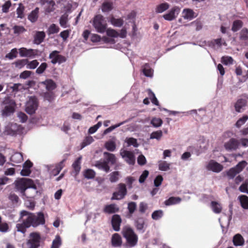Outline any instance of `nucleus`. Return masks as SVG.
<instances>
[{"label": "nucleus", "mask_w": 248, "mask_h": 248, "mask_svg": "<svg viewBox=\"0 0 248 248\" xmlns=\"http://www.w3.org/2000/svg\"><path fill=\"white\" fill-rule=\"evenodd\" d=\"M26 191L25 194H24L23 196L29 198H33L38 193V190L36 185L34 181L32 182L31 188H29Z\"/></svg>", "instance_id": "nucleus-19"}, {"label": "nucleus", "mask_w": 248, "mask_h": 248, "mask_svg": "<svg viewBox=\"0 0 248 248\" xmlns=\"http://www.w3.org/2000/svg\"><path fill=\"white\" fill-rule=\"evenodd\" d=\"M46 34L44 31H37L34 36L33 43L39 45L44 41Z\"/></svg>", "instance_id": "nucleus-24"}, {"label": "nucleus", "mask_w": 248, "mask_h": 248, "mask_svg": "<svg viewBox=\"0 0 248 248\" xmlns=\"http://www.w3.org/2000/svg\"><path fill=\"white\" fill-rule=\"evenodd\" d=\"M111 244L114 247H121L122 243V238L118 233H114L111 237Z\"/></svg>", "instance_id": "nucleus-25"}, {"label": "nucleus", "mask_w": 248, "mask_h": 248, "mask_svg": "<svg viewBox=\"0 0 248 248\" xmlns=\"http://www.w3.org/2000/svg\"><path fill=\"white\" fill-rule=\"evenodd\" d=\"M41 83L45 85L46 89L48 91L53 90L56 87L55 83L52 79H46Z\"/></svg>", "instance_id": "nucleus-35"}, {"label": "nucleus", "mask_w": 248, "mask_h": 248, "mask_svg": "<svg viewBox=\"0 0 248 248\" xmlns=\"http://www.w3.org/2000/svg\"><path fill=\"white\" fill-rule=\"evenodd\" d=\"M23 131V128L21 125L14 123H8L5 125L3 133L13 136L21 134Z\"/></svg>", "instance_id": "nucleus-4"}, {"label": "nucleus", "mask_w": 248, "mask_h": 248, "mask_svg": "<svg viewBox=\"0 0 248 248\" xmlns=\"http://www.w3.org/2000/svg\"><path fill=\"white\" fill-rule=\"evenodd\" d=\"M125 142L127 143L128 146L133 145L135 147H138L139 144L137 140L133 138H127L125 139Z\"/></svg>", "instance_id": "nucleus-57"}, {"label": "nucleus", "mask_w": 248, "mask_h": 248, "mask_svg": "<svg viewBox=\"0 0 248 248\" xmlns=\"http://www.w3.org/2000/svg\"><path fill=\"white\" fill-rule=\"evenodd\" d=\"M123 233L124 237L126 239L127 246L133 247L137 245L138 237L131 228L128 226L124 227L123 229Z\"/></svg>", "instance_id": "nucleus-2"}, {"label": "nucleus", "mask_w": 248, "mask_h": 248, "mask_svg": "<svg viewBox=\"0 0 248 248\" xmlns=\"http://www.w3.org/2000/svg\"><path fill=\"white\" fill-rule=\"evenodd\" d=\"M127 188L126 185L123 183H120L118 185L117 191L114 192L111 198L112 200H120L124 198L127 194Z\"/></svg>", "instance_id": "nucleus-8"}, {"label": "nucleus", "mask_w": 248, "mask_h": 248, "mask_svg": "<svg viewBox=\"0 0 248 248\" xmlns=\"http://www.w3.org/2000/svg\"><path fill=\"white\" fill-rule=\"evenodd\" d=\"M241 192L248 194V180H246L245 182L240 186L239 188Z\"/></svg>", "instance_id": "nucleus-64"}, {"label": "nucleus", "mask_w": 248, "mask_h": 248, "mask_svg": "<svg viewBox=\"0 0 248 248\" xmlns=\"http://www.w3.org/2000/svg\"><path fill=\"white\" fill-rule=\"evenodd\" d=\"M240 38L242 40L248 39V30L246 28L243 29L240 32Z\"/></svg>", "instance_id": "nucleus-63"}, {"label": "nucleus", "mask_w": 248, "mask_h": 248, "mask_svg": "<svg viewBox=\"0 0 248 248\" xmlns=\"http://www.w3.org/2000/svg\"><path fill=\"white\" fill-rule=\"evenodd\" d=\"M22 222L18 223L16 224V229L17 232H20L24 234L26 232V229L31 227L30 223H29L26 217H22Z\"/></svg>", "instance_id": "nucleus-14"}, {"label": "nucleus", "mask_w": 248, "mask_h": 248, "mask_svg": "<svg viewBox=\"0 0 248 248\" xmlns=\"http://www.w3.org/2000/svg\"><path fill=\"white\" fill-rule=\"evenodd\" d=\"M197 16V15L193 10L189 8H185L182 12V16L186 20H191Z\"/></svg>", "instance_id": "nucleus-18"}, {"label": "nucleus", "mask_w": 248, "mask_h": 248, "mask_svg": "<svg viewBox=\"0 0 248 248\" xmlns=\"http://www.w3.org/2000/svg\"><path fill=\"white\" fill-rule=\"evenodd\" d=\"M95 175V172L92 169H87L84 172V177L88 179H93Z\"/></svg>", "instance_id": "nucleus-49"}, {"label": "nucleus", "mask_w": 248, "mask_h": 248, "mask_svg": "<svg viewBox=\"0 0 248 248\" xmlns=\"http://www.w3.org/2000/svg\"><path fill=\"white\" fill-rule=\"evenodd\" d=\"M29 240H31V242H37L40 244L41 237L38 233L32 232L30 234Z\"/></svg>", "instance_id": "nucleus-43"}, {"label": "nucleus", "mask_w": 248, "mask_h": 248, "mask_svg": "<svg viewBox=\"0 0 248 248\" xmlns=\"http://www.w3.org/2000/svg\"><path fill=\"white\" fill-rule=\"evenodd\" d=\"M170 7V4L167 2L160 3L156 6L155 8V12L156 13H162Z\"/></svg>", "instance_id": "nucleus-34"}, {"label": "nucleus", "mask_w": 248, "mask_h": 248, "mask_svg": "<svg viewBox=\"0 0 248 248\" xmlns=\"http://www.w3.org/2000/svg\"><path fill=\"white\" fill-rule=\"evenodd\" d=\"M107 34L108 36L111 37H120L122 38H124L126 36V31L125 29H122L120 32L116 31L115 30L110 29H108L107 31Z\"/></svg>", "instance_id": "nucleus-17"}, {"label": "nucleus", "mask_w": 248, "mask_h": 248, "mask_svg": "<svg viewBox=\"0 0 248 248\" xmlns=\"http://www.w3.org/2000/svg\"><path fill=\"white\" fill-rule=\"evenodd\" d=\"M59 51L57 50L53 51L50 53L49 58L51 60V62L53 64H61L66 61L65 58L59 54Z\"/></svg>", "instance_id": "nucleus-9"}, {"label": "nucleus", "mask_w": 248, "mask_h": 248, "mask_svg": "<svg viewBox=\"0 0 248 248\" xmlns=\"http://www.w3.org/2000/svg\"><path fill=\"white\" fill-rule=\"evenodd\" d=\"M239 142L234 138H231L228 141L224 143L225 149L228 151H235L238 148Z\"/></svg>", "instance_id": "nucleus-16"}, {"label": "nucleus", "mask_w": 248, "mask_h": 248, "mask_svg": "<svg viewBox=\"0 0 248 248\" xmlns=\"http://www.w3.org/2000/svg\"><path fill=\"white\" fill-rule=\"evenodd\" d=\"M105 147L108 151L113 152L116 149V144L114 141L109 140L106 142Z\"/></svg>", "instance_id": "nucleus-50"}, {"label": "nucleus", "mask_w": 248, "mask_h": 248, "mask_svg": "<svg viewBox=\"0 0 248 248\" xmlns=\"http://www.w3.org/2000/svg\"><path fill=\"white\" fill-rule=\"evenodd\" d=\"M17 53L18 51L17 48H13L9 53L5 55V58L9 60H13L17 57Z\"/></svg>", "instance_id": "nucleus-52"}, {"label": "nucleus", "mask_w": 248, "mask_h": 248, "mask_svg": "<svg viewBox=\"0 0 248 248\" xmlns=\"http://www.w3.org/2000/svg\"><path fill=\"white\" fill-rule=\"evenodd\" d=\"M142 71L144 75L147 77L152 78L153 76L154 70L148 63H145L142 66Z\"/></svg>", "instance_id": "nucleus-27"}, {"label": "nucleus", "mask_w": 248, "mask_h": 248, "mask_svg": "<svg viewBox=\"0 0 248 248\" xmlns=\"http://www.w3.org/2000/svg\"><path fill=\"white\" fill-rule=\"evenodd\" d=\"M60 29L58 26L55 24H51L48 29V34H55L59 31Z\"/></svg>", "instance_id": "nucleus-56"}, {"label": "nucleus", "mask_w": 248, "mask_h": 248, "mask_svg": "<svg viewBox=\"0 0 248 248\" xmlns=\"http://www.w3.org/2000/svg\"><path fill=\"white\" fill-rule=\"evenodd\" d=\"M62 244L61 239L59 236L57 235L52 242L51 248H59Z\"/></svg>", "instance_id": "nucleus-59"}, {"label": "nucleus", "mask_w": 248, "mask_h": 248, "mask_svg": "<svg viewBox=\"0 0 248 248\" xmlns=\"http://www.w3.org/2000/svg\"><path fill=\"white\" fill-rule=\"evenodd\" d=\"M181 201V199L179 197H171L164 202L166 206H170L176 204H178Z\"/></svg>", "instance_id": "nucleus-33"}, {"label": "nucleus", "mask_w": 248, "mask_h": 248, "mask_svg": "<svg viewBox=\"0 0 248 248\" xmlns=\"http://www.w3.org/2000/svg\"><path fill=\"white\" fill-rule=\"evenodd\" d=\"M233 243L235 246H242L244 244L245 240L242 236L239 233L235 234L233 237Z\"/></svg>", "instance_id": "nucleus-29"}, {"label": "nucleus", "mask_w": 248, "mask_h": 248, "mask_svg": "<svg viewBox=\"0 0 248 248\" xmlns=\"http://www.w3.org/2000/svg\"><path fill=\"white\" fill-rule=\"evenodd\" d=\"M170 164L165 161H160L159 162V170L161 171H167L170 169Z\"/></svg>", "instance_id": "nucleus-46"}, {"label": "nucleus", "mask_w": 248, "mask_h": 248, "mask_svg": "<svg viewBox=\"0 0 248 248\" xmlns=\"http://www.w3.org/2000/svg\"><path fill=\"white\" fill-rule=\"evenodd\" d=\"M206 169L209 171L218 173L223 170V167L215 160H211L206 164Z\"/></svg>", "instance_id": "nucleus-11"}, {"label": "nucleus", "mask_w": 248, "mask_h": 248, "mask_svg": "<svg viewBox=\"0 0 248 248\" xmlns=\"http://www.w3.org/2000/svg\"><path fill=\"white\" fill-rule=\"evenodd\" d=\"M122 222L120 216L118 215H114L112 217L111 224L113 230L115 231L120 230V226Z\"/></svg>", "instance_id": "nucleus-21"}, {"label": "nucleus", "mask_w": 248, "mask_h": 248, "mask_svg": "<svg viewBox=\"0 0 248 248\" xmlns=\"http://www.w3.org/2000/svg\"><path fill=\"white\" fill-rule=\"evenodd\" d=\"M119 210L118 206L115 204H110L105 206L103 211L104 213L111 214L117 212Z\"/></svg>", "instance_id": "nucleus-23"}, {"label": "nucleus", "mask_w": 248, "mask_h": 248, "mask_svg": "<svg viewBox=\"0 0 248 248\" xmlns=\"http://www.w3.org/2000/svg\"><path fill=\"white\" fill-rule=\"evenodd\" d=\"M221 62L226 65H231L233 64V60L230 56H223L221 58Z\"/></svg>", "instance_id": "nucleus-53"}, {"label": "nucleus", "mask_w": 248, "mask_h": 248, "mask_svg": "<svg viewBox=\"0 0 248 248\" xmlns=\"http://www.w3.org/2000/svg\"><path fill=\"white\" fill-rule=\"evenodd\" d=\"M33 181L30 178H21L17 179L15 182V188L16 191L19 192L23 196L25 194L26 191L31 188V185Z\"/></svg>", "instance_id": "nucleus-3"}, {"label": "nucleus", "mask_w": 248, "mask_h": 248, "mask_svg": "<svg viewBox=\"0 0 248 248\" xmlns=\"http://www.w3.org/2000/svg\"><path fill=\"white\" fill-rule=\"evenodd\" d=\"M14 34L18 35L26 31V30L23 26L15 25L13 27Z\"/></svg>", "instance_id": "nucleus-45"}, {"label": "nucleus", "mask_w": 248, "mask_h": 248, "mask_svg": "<svg viewBox=\"0 0 248 248\" xmlns=\"http://www.w3.org/2000/svg\"><path fill=\"white\" fill-rule=\"evenodd\" d=\"M47 67V64L46 62L42 63L40 65L36 70V73L37 74H41L44 73Z\"/></svg>", "instance_id": "nucleus-62"}, {"label": "nucleus", "mask_w": 248, "mask_h": 248, "mask_svg": "<svg viewBox=\"0 0 248 248\" xmlns=\"http://www.w3.org/2000/svg\"><path fill=\"white\" fill-rule=\"evenodd\" d=\"M137 208V204L136 202H131L128 203L127 209L128 210V212L129 214L131 215H132L135 211L136 210Z\"/></svg>", "instance_id": "nucleus-61"}, {"label": "nucleus", "mask_w": 248, "mask_h": 248, "mask_svg": "<svg viewBox=\"0 0 248 248\" xmlns=\"http://www.w3.org/2000/svg\"><path fill=\"white\" fill-rule=\"evenodd\" d=\"M9 199L14 205H17L19 201L18 197L15 193H11L9 196Z\"/></svg>", "instance_id": "nucleus-60"}, {"label": "nucleus", "mask_w": 248, "mask_h": 248, "mask_svg": "<svg viewBox=\"0 0 248 248\" xmlns=\"http://www.w3.org/2000/svg\"><path fill=\"white\" fill-rule=\"evenodd\" d=\"M110 21L111 23L115 27H120L123 25V20L121 18H115L112 17Z\"/></svg>", "instance_id": "nucleus-51"}, {"label": "nucleus", "mask_w": 248, "mask_h": 248, "mask_svg": "<svg viewBox=\"0 0 248 248\" xmlns=\"http://www.w3.org/2000/svg\"><path fill=\"white\" fill-rule=\"evenodd\" d=\"M93 25L96 31L99 33H103L106 31L107 24L104 17L101 15H97L94 17Z\"/></svg>", "instance_id": "nucleus-5"}, {"label": "nucleus", "mask_w": 248, "mask_h": 248, "mask_svg": "<svg viewBox=\"0 0 248 248\" xmlns=\"http://www.w3.org/2000/svg\"><path fill=\"white\" fill-rule=\"evenodd\" d=\"M120 155L122 158L129 165H133L135 162V158L133 152L124 149L120 150Z\"/></svg>", "instance_id": "nucleus-10"}, {"label": "nucleus", "mask_w": 248, "mask_h": 248, "mask_svg": "<svg viewBox=\"0 0 248 248\" xmlns=\"http://www.w3.org/2000/svg\"><path fill=\"white\" fill-rule=\"evenodd\" d=\"M46 3L47 4L46 7L45 8V13L46 14H49L51 12H53L55 10V2L54 0H47L46 1Z\"/></svg>", "instance_id": "nucleus-32"}, {"label": "nucleus", "mask_w": 248, "mask_h": 248, "mask_svg": "<svg viewBox=\"0 0 248 248\" xmlns=\"http://www.w3.org/2000/svg\"><path fill=\"white\" fill-rule=\"evenodd\" d=\"M81 159L82 157L80 156L74 161L72 164V167L74 170L75 175H77L80 170V164Z\"/></svg>", "instance_id": "nucleus-36"}, {"label": "nucleus", "mask_w": 248, "mask_h": 248, "mask_svg": "<svg viewBox=\"0 0 248 248\" xmlns=\"http://www.w3.org/2000/svg\"><path fill=\"white\" fill-rule=\"evenodd\" d=\"M163 123L162 120L159 118L154 117L151 121V124L155 127H160Z\"/></svg>", "instance_id": "nucleus-55"}, {"label": "nucleus", "mask_w": 248, "mask_h": 248, "mask_svg": "<svg viewBox=\"0 0 248 248\" xmlns=\"http://www.w3.org/2000/svg\"><path fill=\"white\" fill-rule=\"evenodd\" d=\"M39 63L36 60L29 61L28 60V62L26 64V68L29 69H34L39 65Z\"/></svg>", "instance_id": "nucleus-47"}, {"label": "nucleus", "mask_w": 248, "mask_h": 248, "mask_svg": "<svg viewBox=\"0 0 248 248\" xmlns=\"http://www.w3.org/2000/svg\"><path fill=\"white\" fill-rule=\"evenodd\" d=\"M39 8L36 7L34 10L32 11L28 16V19L31 22L33 23L37 21L38 17Z\"/></svg>", "instance_id": "nucleus-31"}, {"label": "nucleus", "mask_w": 248, "mask_h": 248, "mask_svg": "<svg viewBox=\"0 0 248 248\" xmlns=\"http://www.w3.org/2000/svg\"><path fill=\"white\" fill-rule=\"evenodd\" d=\"M94 166H95L98 169L103 170L106 172H108L109 171L110 167L108 164V163L105 161H98L96 162L94 164Z\"/></svg>", "instance_id": "nucleus-26"}, {"label": "nucleus", "mask_w": 248, "mask_h": 248, "mask_svg": "<svg viewBox=\"0 0 248 248\" xmlns=\"http://www.w3.org/2000/svg\"><path fill=\"white\" fill-rule=\"evenodd\" d=\"M10 160L12 162L14 163H21L23 160V155L20 153H15L11 156Z\"/></svg>", "instance_id": "nucleus-28"}, {"label": "nucleus", "mask_w": 248, "mask_h": 248, "mask_svg": "<svg viewBox=\"0 0 248 248\" xmlns=\"http://www.w3.org/2000/svg\"><path fill=\"white\" fill-rule=\"evenodd\" d=\"M20 215L23 217H26L30 226L33 227H36L45 223L44 215L41 212L35 214L26 211H22L21 212Z\"/></svg>", "instance_id": "nucleus-1"}, {"label": "nucleus", "mask_w": 248, "mask_h": 248, "mask_svg": "<svg viewBox=\"0 0 248 248\" xmlns=\"http://www.w3.org/2000/svg\"><path fill=\"white\" fill-rule=\"evenodd\" d=\"M38 106L37 98L35 96H31L26 102L25 110L27 113L31 115L35 112Z\"/></svg>", "instance_id": "nucleus-7"}, {"label": "nucleus", "mask_w": 248, "mask_h": 248, "mask_svg": "<svg viewBox=\"0 0 248 248\" xmlns=\"http://www.w3.org/2000/svg\"><path fill=\"white\" fill-rule=\"evenodd\" d=\"M93 139L91 136L86 137L81 143L80 149H82L86 146L90 145L93 141Z\"/></svg>", "instance_id": "nucleus-48"}, {"label": "nucleus", "mask_w": 248, "mask_h": 248, "mask_svg": "<svg viewBox=\"0 0 248 248\" xmlns=\"http://www.w3.org/2000/svg\"><path fill=\"white\" fill-rule=\"evenodd\" d=\"M246 101L243 99H238L234 105L235 110L237 112H241L245 109Z\"/></svg>", "instance_id": "nucleus-22"}, {"label": "nucleus", "mask_w": 248, "mask_h": 248, "mask_svg": "<svg viewBox=\"0 0 248 248\" xmlns=\"http://www.w3.org/2000/svg\"><path fill=\"white\" fill-rule=\"evenodd\" d=\"M19 54L21 57L34 58L37 54L38 50L31 48L27 49L25 47H21L18 49Z\"/></svg>", "instance_id": "nucleus-12"}, {"label": "nucleus", "mask_w": 248, "mask_h": 248, "mask_svg": "<svg viewBox=\"0 0 248 248\" xmlns=\"http://www.w3.org/2000/svg\"><path fill=\"white\" fill-rule=\"evenodd\" d=\"M238 199L242 208L248 209V197L246 195H241L238 197Z\"/></svg>", "instance_id": "nucleus-38"}, {"label": "nucleus", "mask_w": 248, "mask_h": 248, "mask_svg": "<svg viewBox=\"0 0 248 248\" xmlns=\"http://www.w3.org/2000/svg\"><path fill=\"white\" fill-rule=\"evenodd\" d=\"M247 162L246 161H242L239 162L234 167L230 169L227 171V175L230 179H233L237 174L240 173L247 166Z\"/></svg>", "instance_id": "nucleus-6"}, {"label": "nucleus", "mask_w": 248, "mask_h": 248, "mask_svg": "<svg viewBox=\"0 0 248 248\" xmlns=\"http://www.w3.org/2000/svg\"><path fill=\"white\" fill-rule=\"evenodd\" d=\"M248 120V116L244 115L242 118L239 119L235 124L236 127L240 128Z\"/></svg>", "instance_id": "nucleus-58"}, {"label": "nucleus", "mask_w": 248, "mask_h": 248, "mask_svg": "<svg viewBox=\"0 0 248 248\" xmlns=\"http://www.w3.org/2000/svg\"><path fill=\"white\" fill-rule=\"evenodd\" d=\"M120 177V173L118 171H115L109 174V180L111 183L117 182Z\"/></svg>", "instance_id": "nucleus-39"}, {"label": "nucleus", "mask_w": 248, "mask_h": 248, "mask_svg": "<svg viewBox=\"0 0 248 248\" xmlns=\"http://www.w3.org/2000/svg\"><path fill=\"white\" fill-rule=\"evenodd\" d=\"M14 112V108L12 106H6L2 110V115L3 116H10Z\"/></svg>", "instance_id": "nucleus-40"}, {"label": "nucleus", "mask_w": 248, "mask_h": 248, "mask_svg": "<svg viewBox=\"0 0 248 248\" xmlns=\"http://www.w3.org/2000/svg\"><path fill=\"white\" fill-rule=\"evenodd\" d=\"M180 9L177 6L172 7L167 14L163 16V18L168 21L174 19L179 14Z\"/></svg>", "instance_id": "nucleus-13"}, {"label": "nucleus", "mask_w": 248, "mask_h": 248, "mask_svg": "<svg viewBox=\"0 0 248 248\" xmlns=\"http://www.w3.org/2000/svg\"><path fill=\"white\" fill-rule=\"evenodd\" d=\"M27 62H28V59H22L15 62L14 64L16 68L21 69L27 64Z\"/></svg>", "instance_id": "nucleus-54"}, {"label": "nucleus", "mask_w": 248, "mask_h": 248, "mask_svg": "<svg viewBox=\"0 0 248 248\" xmlns=\"http://www.w3.org/2000/svg\"><path fill=\"white\" fill-rule=\"evenodd\" d=\"M135 225L137 230L140 233H143L145 231L146 225L145 224L144 220L142 217H140L135 220Z\"/></svg>", "instance_id": "nucleus-20"}, {"label": "nucleus", "mask_w": 248, "mask_h": 248, "mask_svg": "<svg viewBox=\"0 0 248 248\" xmlns=\"http://www.w3.org/2000/svg\"><path fill=\"white\" fill-rule=\"evenodd\" d=\"M211 207L213 212L216 214H219L222 211L221 204L217 202H212L211 203Z\"/></svg>", "instance_id": "nucleus-37"}, {"label": "nucleus", "mask_w": 248, "mask_h": 248, "mask_svg": "<svg viewBox=\"0 0 248 248\" xmlns=\"http://www.w3.org/2000/svg\"><path fill=\"white\" fill-rule=\"evenodd\" d=\"M127 122H128V120H125L122 122H121L118 124H115V125H112V126L109 127L108 128H107L106 129H105L104 130V131L103 132V134L104 135L107 134L108 133L111 132L112 130H113L115 128L121 126L122 125L124 124H125V123H126Z\"/></svg>", "instance_id": "nucleus-44"}, {"label": "nucleus", "mask_w": 248, "mask_h": 248, "mask_svg": "<svg viewBox=\"0 0 248 248\" xmlns=\"http://www.w3.org/2000/svg\"><path fill=\"white\" fill-rule=\"evenodd\" d=\"M164 215L163 211L158 210L154 211L152 214V218L154 220H157L161 219Z\"/></svg>", "instance_id": "nucleus-42"}, {"label": "nucleus", "mask_w": 248, "mask_h": 248, "mask_svg": "<svg viewBox=\"0 0 248 248\" xmlns=\"http://www.w3.org/2000/svg\"><path fill=\"white\" fill-rule=\"evenodd\" d=\"M104 156L106 159V162L111 165H114L116 163V158L115 155L108 152H104Z\"/></svg>", "instance_id": "nucleus-30"}, {"label": "nucleus", "mask_w": 248, "mask_h": 248, "mask_svg": "<svg viewBox=\"0 0 248 248\" xmlns=\"http://www.w3.org/2000/svg\"><path fill=\"white\" fill-rule=\"evenodd\" d=\"M205 44L207 46L214 49L220 48L222 45L225 46L227 45L225 41L221 38L208 41Z\"/></svg>", "instance_id": "nucleus-15"}, {"label": "nucleus", "mask_w": 248, "mask_h": 248, "mask_svg": "<svg viewBox=\"0 0 248 248\" xmlns=\"http://www.w3.org/2000/svg\"><path fill=\"white\" fill-rule=\"evenodd\" d=\"M243 22L240 20H235L233 22L232 31L236 32L243 26Z\"/></svg>", "instance_id": "nucleus-41"}]
</instances>
